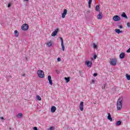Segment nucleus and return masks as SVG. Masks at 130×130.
I'll list each match as a JSON object with an SVG mask.
<instances>
[{
  "instance_id": "6e6552de",
  "label": "nucleus",
  "mask_w": 130,
  "mask_h": 130,
  "mask_svg": "<svg viewBox=\"0 0 130 130\" xmlns=\"http://www.w3.org/2000/svg\"><path fill=\"white\" fill-rule=\"evenodd\" d=\"M80 110L83 111L84 110V102H81L79 106Z\"/></svg>"
},
{
  "instance_id": "393cba45",
  "label": "nucleus",
  "mask_w": 130,
  "mask_h": 130,
  "mask_svg": "<svg viewBox=\"0 0 130 130\" xmlns=\"http://www.w3.org/2000/svg\"><path fill=\"white\" fill-rule=\"evenodd\" d=\"M126 78H127V80H128V81H129V80H130V75L126 74Z\"/></svg>"
},
{
  "instance_id": "5701e85b",
  "label": "nucleus",
  "mask_w": 130,
  "mask_h": 130,
  "mask_svg": "<svg viewBox=\"0 0 130 130\" xmlns=\"http://www.w3.org/2000/svg\"><path fill=\"white\" fill-rule=\"evenodd\" d=\"M120 124H121V121L119 120V121H117L116 124V125L118 126V125H120Z\"/></svg>"
},
{
  "instance_id": "4468645a",
  "label": "nucleus",
  "mask_w": 130,
  "mask_h": 130,
  "mask_svg": "<svg viewBox=\"0 0 130 130\" xmlns=\"http://www.w3.org/2000/svg\"><path fill=\"white\" fill-rule=\"evenodd\" d=\"M99 13L100 14L98 15V19L99 20H101V19H102V16H103L102 12H100Z\"/></svg>"
},
{
  "instance_id": "c9c22d12",
  "label": "nucleus",
  "mask_w": 130,
  "mask_h": 130,
  "mask_svg": "<svg viewBox=\"0 0 130 130\" xmlns=\"http://www.w3.org/2000/svg\"><path fill=\"white\" fill-rule=\"evenodd\" d=\"M21 76L22 77H25V76H26V74H22Z\"/></svg>"
},
{
  "instance_id": "a878e982",
  "label": "nucleus",
  "mask_w": 130,
  "mask_h": 130,
  "mask_svg": "<svg viewBox=\"0 0 130 130\" xmlns=\"http://www.w3.org/2000/svg\"><path fill=\"white\" fill-rule=\"evenodd\" d=\"M37 98L38 100H39V101H41V97H40V96H39V95H37Z\"/></svg>"
},
{
  "instance_id": "0eeeda50",
  "label": "nucleus",
  "mask_w": 130,
  "mask_h": 130,
  "mask_svg": "<svg viewBox=\"0 0 130 130\" xmlns=\"http://www.w3.org/2000/svg\"><path fill=\"white\" fill-rule=\"evenodd\" d=\"M60 39L61 40V45L62 47V50L63 51H64V45H63V39L61 37H60Z\"/></svg>"
},
{
  "instance_id": "4be33fe9",
  "label": "nucleus",
  "mask_w": 130,
  "mask_h": 130,
  "mask_svg": "<svg viewBox=\"0 0 130 130\" xmlns=\"http://www.w3.org/2000/svg\"><path fill=\"white\" fill-rule=\"evenodd\" d=\"M64 80H66V83L70 82V77H65Z\"/></svg>"
},
{
  "instance_id": "c756f323",
  "label": "nucleus",
  "mask_w": 130,
  "mask_h": 130,
  "mask_svg": "<svg viewBox=\"0 0 130 130\" xmlns=\"http://www.w3.org/2000/svg\"><path fill=\"white\" fill-rule=\"evenodd\" d=\"M126 52H127V53H129V52H130V47H129V49L126 51Z\"/></svg>"
},
{
  "instance_id": "1a4fd4ad",
  "label": "nucleus",
  "mask_w": 130,
  "mask_h": 130,
  "mask_svg": "<svg viewBox=\"0 0 130 130\" xmlns=\"http://www.w3.org/2000/svg\"><path fill=\"white\" fill-rule=\"evenodd\" d=\"M93 63H92V62H90L89 60H87L85 62V64H87L88 68H91V67H92V64Z\"/></svg>"
},
{
  "instance_id": "dca6fc26",
  "label": "nucleus",
  "mask_w": 130,
  "mask_h": 130,
  "mask_svg": "<svg viewBox=\"0 0 130 130\" xmlns=\"http://www.w3.org/2000/svg\"><path fill=\"white\" fill-rule=\"evenodd\" d=\"M115 32L117 33V34H119L120 33H122V30H120L119 29H115Z\"/></svg>"
},
{
  "instance_id": "2f4dec72",
  "label": "nucleus",
  "mask_w": 130,
  "mask_h": 130,
  "mask_svg": "<svg viewBox=\"0 0 130 130\" xmlns=\"http://www.w3.org/2000/svg\"><path fill=\"white\" fill-rule=\"evenodd\" d=\"M118 28L120 29H122V25H118Z\"/></svg>"
},
{
  "instance_id": "f257e3e1",
  "label": "nucleus",
  "mask_w": 130,
  "mask_h": 130,
  "mask_svg": "<svg viewBox=\"0 0 130 130\" xmlns=\"http://www.w3.org/2000/svg\"><path fill=\"white\" fill-rule=\"evenodd\" d=\"M121 108H122V98H120L117 102V109L121 110Z\"/></svg>"
},
{
  "instance_id": "f03ea898",
  "label": "nucleus",
  "mask_w": 130,
  "mask_h": 130,
  "mask_svg": "<svg viewBox=\"0 0 130 130\" xmlns=\"http://www.w3.org/2000/svg\"><path fill=\"white\" fill-rule=\"evenodd\" d=\"M38 75L39 78H41V79H43L44 78V72H43V71L42 70H38Z\"/></svg>"
},
{
  "instance_id": "c85d7f7f",
  "label": "nucleus",
  "mask_w": 130,
  "mask_h": 130,
  "mask_svg": "<svg viewBox=\"0 0 130 130\" xmlns=\"http://www.w3.org/2000/svg\"><path fill=\"white\" fill-rule=\"evenodd\" d=\"M93 58H94V59H96V58H97V55H94Z\"/></svg>"
},
{
  "instance_id": "f704fd0d",
  "label": "nucleus",
  "mask_w": 130,
  "mask_h": 130,
  "mask_svg": "<svg viewBox=\"0 0 130 130\" xmlns=\"http://www.w3.org/2000/svg\"><path fill=\"white\" fill-rule=\"evenodd\" d=\"M11 4L10 3H9V4H8V8H11Z\"/></svg>"
},
{
  "instance_id": "e433bc0d",
  "label": "nucleus",
  "mask_w": 130,
  "mask_h": 130,
  "mask_svg": "<svg viewBox=\"0 0 130 130\" xmlns=\"http://www.w3.org/2000/svg\"><path fill=\"white\" fill-rule=\"evenodd\" d=\"M1 119H4V117H1Z\"/></svg>"
},
{
  "instance_id": "b1692460",
  "label": "nucleus",
  "mask_w": 130,
  "mask_h": 130,
  "mask_svg": "<svg viewBox=\"0 0 130 130\" xmlns=\"http://www.w3.org/2000/svg\"><path fill=\"white\" fill-rule=\"evenodd\" d=\"M14 33L15 34L16 37H18V36H19V33L18 32V30H15Z\"/></svg>"
},
{
  "instance_id": "423d86ee",
  "label": "nucleus",
  "mask_w": 130,
  "mask_h": 130,
  "mask_svg": "<svg viewBox=\"0 0 130 130\" xmlns=\"http://www.w3.org/2000/svg\"><path fill=\"white\" fill-rule=\"evenodd\" d=\"M58 28H56L51 34V36H52L53 37H55V36H56V35L57 34V33H58Z\"/></svg>"
},
{
  "instance_id": "2eb2a0df",
  "label": "nucleus",
  "mask_w": 130,
  "mask_h": 130,
  "mask_svg": "<svg viewBox=\"0 0 130 130\" xmlns=\"http://www.w3.org/2000/svg\"><path fill=\"white\" fill-rule=\"evenodd\" d=\"M107 118L108 119H109V120H110L111 121H112L113 120L112 117H111V115L110 114V113H108Z\"/></svg>"
},
{
  "instance_id": "7ed1b4c3",
  "label": "nucleus",
  "mask_w": 130,
  "mask_h": 130,
  "mask_svg": "<svg viewBox=\"0 0 130 130\" xmlns=\"http://www.w3.org/2000/svg\"><path fill=\"white\" fill-rule=\"evenodd\" d=\"M110 59L111 61H110V64L111 66H116V64L117 63V60L116 58H112Z\"/></svg>"
},
{
  "instance_id": "9b49d317",
  "label": "nucleus",
  "mask_w": 130,
  "mask_h": 130,
  "mask_svg": "<svg viewBox=\"0 0 130 130\" xmlns=\"http://www.w3.org/2000/svg\"><path fill=\"white\" fill-rule=\"evenodd\" d=\"M48 80L49 81V83L51 86H52V80L51 79V76L50 75H49L48 76Z\"/></svg>"
},
{
  "instance_id": "20e7f679",
  "label": "nucleus",
  "mask_w": 130,
  "mask_h": 130,
  "mask_svg": "<svg viewBox=\"0 0 130 130\" xmlns=\"http://www.w3.org/2000/svg\"><path fill=\"white\" fill-rule=\"evenodd\" d=\"M21 29L23 31H27V30H28V29H29V25H28V24L25 23L21 26Z\"/></svg>"
},
{
  "instance_id": "7c9ffc66",
  "label": "nucleus",
  "mask_w": 130,
  "mask_h": 130,
  "mask_svg": "<svg viewBox=\"0 0 130 130\" xmlns=\"http://www.w3.org/2000/svg\"><path fill=\"white\" fill-rule=\"evenodd\" d=\"M98 74H97V73H94L93 74V77H97V75H98Z\"/></svg>"
},
{
  "instance_id": "a211bd4d",
  "label": "nucleus",
  "mask_w": 130,
  "mask_h": 130,
  "mask_svg": "<svg viewBox=\"0 0 130 130\" xmlns=\"http://www.w3.org/2000/svg\"><path fill=\"white\" fill-rule=\"evenodd\" d=\"M121 17H122V18H125V19H127V16L126 15V14L124 12H123L121 14Z\"/></svg>"
},
{
  "instance_id": "72a5a7b5",
  "label": "nucleus",
  "mask_w": 130,
  "mask_h": 130,
  "mask_svg": "<svg viewBox=\"0 0 130 130\" xmlns=\"http://www.w3.org/2000/svg\"><path fill=\"white\" fill-rule=\"evenodd\" d=\"M60 60H61V59H60V58L58 57L57 58V61H60Z\"/></svg>"
},
{
  "instance_id": "f3484780",
  "label": "nucleus",
  "mask_w": 130,
  "mask_h": 130,
  "mask_svg": "<svg viewBox=\"0 0 130 130\" xmlns=\"http://www.w3.org/2000/svg\"><path fill=\"white\" fill-rule=\"evenodd\" d=\"M95 11H96V12H100V7L99 6V5H96L95 7Z\"/></svg>"
},
{
  "instance_id": "39448f33",
  "label": "nucleus",
  "mask_w": 130,
  "mask_h": 130,
  "mask_svg": "<svg viewBox=\"0 0 130 130\" xmlns=\"http://www.w3.org/2000/svg\"><path fill=\"white\" fill-rule=\"evenodd\" d=\"M113 19L115 22H118L119 21H120L121 19L120 18V17L118 15H115L113 17Z\"/></svg>"
},
{
  "instance_id": "473e14b6",
  "label": "nucleus",
  "mask_w": 130,
  "mask_h": 130,
  "mask_svg": "<svg viewBox=\"0 0 130 130\" xmlns=\"http://www.w3.org/2000/svg\"><path fill=\"white\" fill-rule=\"evenodd\" d=\"M91 82H92V84H95V80L94 79H92L91 80Z\"/></svg>"
},
{
  "instance_id": "4c0bfd02",
  "label": "nucleus",
  "mask_w": 130,
  "mask_h": 130,
  "mask_svg": "<svg viewBox=\"0 0 130 130\" xmlns=\"http://www.w3.org/2000/svg\"><path fill=\"white\" fill-rule=\"evenodd\" d=\"M24 2H28L29 0H24Z\"/></svg>"
},
{
  "instance_id": "ddd939ff",
  "label": "nucleus",
  "mask_w": 130,
  "mask_h": 130,
  "mask_svg": "<svg viewBox=\"0 0 130 130\" xmlns=\"http://www.w3.org/2000/svg\"><path fill=\"white\" fill-rule=\"evenodd\" d=\"M125 57V54L124 52H122L121 54L119 55V58L121 59H122Z\"/></svg>"
},
{
  "instance_id": "412c9836",
  "label": "nucleus",
  "mask_w": 130,
  "mask_h": 130,
  "mask_svg": "<svg viewBox=\"0 0 130 130\" xmlns=\"http://www.w3.org/2000/svg\"><path fill=\"white\" fill-rule=\"evenodd\" d=\"M91 4H92V0H89L88 1V8H91Z\"/></svg>"
},
{
  "instance_id": "f8f14e48",
  "label": "nucleus",
  "mask_w": 130,
  "mask_h": 130,
  "mask_svg": "<svg viewBox=\"0 0 130 130\" xmlns=\"http://www.w3.org/2000/svg\"><path fill=\"white\" fill-rule=\"evenodd\" d=\"M56 110V107L54 106H52L51 108V112H52V113H54V112H55Z\"/></svg>"
},
{
  "instance_id": "6ab92c4d",
  "label": "nucleus",
  "mask_w": 130,
  "mask_h": 130,
  "mask_svg": "<svg viewBox=\"0 0 130 130\" xmlns=\"http://www.w3.org/2000/svg\"><path fill=\"white\" fill-rule=\"evenodd\" d=\"M16 117H18V118H22V117H23V114L19 113L16 115Z\"/></svg>"
},
{
  "instance_id": "bb28decb",
  "label": "nucleus",
  "mask_w": 130,
  "mask_h": 130,
  "mask_svg": "<svg viewBox=\"0 0 130 130\" xmlns=\"http://www.w3.org/2000/svg\"><path fill=\"white\" fill-rule=\"evenodd\" d=\"M92 47H93V48H97V45H96V44L95 43H93Z\"/></svg>"
},
{
  "instance_id": "cd10ccee",
  "label": "nucleus",
  "mask_w": 130,
  "mask_h": 130,
  "mask_svg": "<svg viewBox=\"0 0 130 130\" xmlns=\"http://www.w3.org/2000/svg\"><path fill=\"white\" fill-rule=\"evenodd\" d=\"M127 26H128V28H130V23L129 22L127 23Z\"/></svg>"
},
{
  "instance_id": "aec40b11",
  "label": "nucleus",
  "mask_w": 130,
  "mask_h": 130,
  "mask_svg": "<svg viewBox=\"0 0 130 130\" xmlns=\"http://www.w3.org/2000/svg\"><path fill=\"white\" fill-rule=\"evenodd\" d=\"M52 45V42H51V41H50L47 43V46L48 47H50V46H51Z\"/></svg>"
},
{
  "instance_id": "9d476101",
  "label": "nucleus",
  "mask_w": 130,
  "mask_h": 130,
  "mask_svg": "<svg viewBox=\"0 0 130 130\" xmlns=\"http://www.w3.org/2000/svg\"><path fill=\"white\" fill-rule=\"evenodd\" d=\"M68 14V10L67 9H64L63 12L62 14V18L63 19L66 18V15Z\"/></svg>"
}]
</instances>
